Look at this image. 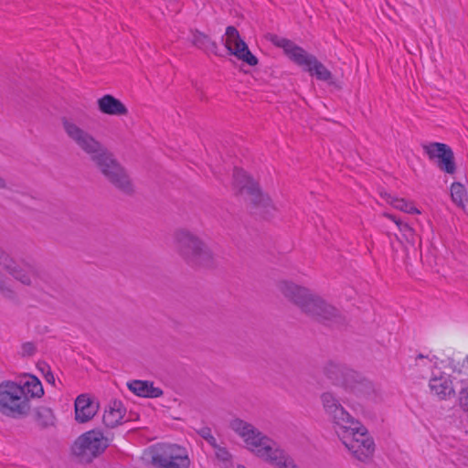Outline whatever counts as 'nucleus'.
Listing matches in <instances>:
<instances>
[{"label":"nucleus","instance_id":"f257e3e1","mask_svg":"<svg viewBox=\"0 0 468 468\" xmlns=\"http://www.w3.org/2000/svg\"><path fill=\"white\" fill-rule=\"evenodd\" d=\"M61 125L67 137L90 157L111 185L127 195L134 192V185L127 170L100 140L70 118L63 117Z\"/></svg>","mask_w":468,"mask_h":468},{"label":"nucleus","instance_id":"f03ea898","mask_svg":"<svg viewBox=\"0 0 468 468\" xmlns=\"http://www.w3.org/2000/svg\"><path fill=\"white\" fill-rule=\"evenodd\" d=\"M346 449L360 462L368 461L375 444L367 430L345 409L344 404L326 415Z\"/></svg>","mask_w":468,"mask_h":468},{"label":"nucleus","instance_id":"7ed1b4c3","mask_svg":"<svg viewBox=\"0 0 468 468\" xmlns=\"http://www.w3.org/2000/svg\"><path fill=\"white\" fill-rule=\"evenodd\" d=\"M230 426L243 439L250 452L271 465L277 468H300L275 441L253 425L238 419L233 420Z\"/></svg>","mask_w":468,"mask_h":468},{"label":"nucleus","instance_id":"20e7f679","mask_svg":"<svg viewBox=\"0 0 468 468\" xmlns=\"http://www.w3.org/2000/svg\"><path fill=\"white\" fill-rule=\"evenodd\" d=\"M172 244L176 252L189 266L209 267L214 262V254L209 246L186 228H179L173 232Z\"/></svg>","mask_w":468,"mask_h":468},{"label":"nucleus","instance_id":"39448f33","mask_svg":"<svg viewBox=\"0 0 468 468\" xmlns=\"http://www.w3.org/2000/svg\"><path fill=\"white\" fill-rule=\"evenodd\" d=\"M270 40L276 47L282 48L291 60L302 67L311 76L321 81L332 82L333 75L331 71L316 57L309 54L303 48L287 38L271 35Z\"/></svg>","mask_w":468,"mask_h":468},{"label":"nucleus","instance_id":"423d86ee","mask_svg":"<svg viewBox=\"0 0 468 468\" xmlns=\"http://www.w3.org/2000/svg\"><path fill=\"white\" fill-rule=\"evenodd\" d=\"M324 374L335 388L353 392L358 396L367 395L373 389L370 381L362 378L358 373L334 362H328L324 367Z\"/></svg>","mask_w":468,"mask_h":468},{"label":"nucleus","instance_id":"0eeeda50","mask_svg":"<svg viewBox=\"0 0 468 468\" xmlns=\"http://www.w3.org/2000/svg\"><path fill=\"white\" fill-rule=\"evenodd\" d=\"M29 399L25 395V388L13 381L0 384V412L10 418H20L28 414Z\"/></svg>","mask_w":468,"mask_h":468},{"label":"nucleus","instance_id":"6e6552de","mask_svg":"<svg viewBox=\"0 0 468 468\" xmlns=\"http://www.w3.org/2000/svg\"><path fill=\"white\" fill-rule=\"evenodd\" d=\"M149 454L155 468H189L191 465L188 451L177 444L154 445Z\"/></svg>","mask_w":468,"mask_h":468},{"label":"nucleus","instance_id":"1a4fd4ad","mask_svg":"<svg viewBox=\"0 0 468 468\" xmlns=\"http://www.w3.org/2000/svg\"><path fill=\"white\" fill-rule=\"evenodd\" d=\"M109 441L99 431H90L80 435L71 447L72 454L81 463H90L108 447Z\"/></svg>","mask_w":468,"mask_h":468},{"label":"nucleus","instance_id":"9d476101","mask_svg":"<svg viewBox=\"0 0 468 468\" xmlns=\"http://www.w3.org/2000/svg\"><path fill=\"white\" fill-rule=\"evenodd\" d=\"M233 189L236 195L240 196L246 201L253 204L254 206L265 208L272 207L270 197L261 193L258 184L254 182L242 169H234Z\"/></svg>","mask_w":468,"mask_h":468},{"label":"nucleus","instance_id":"9b49d317","mask_svg":"<svg viewBox=\"0 0 468 468\" xmlns=\"http://www.w3.org/2000/svg\"><path fill=\"white\" fill-rule=\"evenodd\" d=\"M0 268L3 271L25 285H30L36 280L35 267L22 260H16L0 249Z\"/></svg>","mask_w":468,"mask_h":468},{"label":"nucleus","instance_id":"f8f14e48","mask_svg":"<svg viewBox=\"0 0 468 468\" xmlns=\"http://www.w3.org/2000/svg\"><path fill=\"white\" fill-rule=\"evenodd\" d=\"M301 312L319 322H339L341 320L340 312L315 292H313Z\"/></svg>","mask_w":468,"mask_h":468},{"label":"nucleus","instance_id":"ddd939ff","mask_svg":"<svg viewBox=\"0 0 468 468\" xmlns=\"http://www.w3.org/2000/svg\"><path fill=\"white\" fill-rule=\"evenodd\" d=\"M423 150L429 159L436 163L440 170L450 175L456 172L454 154L450 146L441 143H431L424 144Z\"/></svg>","mask_w":468,"mask_h":468},{"label":"nucleus","instance_id":"4468645a","mask_svg":"<svg viewBox=\"0 0 468 468\" xmlns=\"http://www.w3.org/2000/svg\"><path fill=\"white\" fill-rule=\"evenodd\" d=\"M225 47L238 59L250 66L258 64V58L250 51L247 44L240 38L234 27H228L225 34Z\"/></svg>","mask_w":468,"mask_h":468},{"label":"nucleus","instance_id":"2eb2a0df","mask_svg":"<svg viewBox=\"0 0 468 468\" xmlns=\"http://www.w3.org/2000/svg\"><path fill=\"white\" fill-rule=\"evenodd\" d=\"M276 287L287 301L297 306L301 311L314 292L307 287L285 279L279 281Z\"/></svg>","mask_w":468,"mask_h":468},{"label":"nucleus","instance_id":"dca6fc26","mask_svg":"<svg viewBox=\"0 0 468 468\" xmlns=\"http://www.w3.org/2000/svg\"><path fill=\"white\" fill-rule=\"evenodd\" d=\"M429 387L431 391L440 399H446L454 393L452 381L450 376L442 372L432 374Z\"/></svg>","mask_w":468,"mask_h":468},{"label":"nucleus","instance_id":"f3484780","mask_svg":"<svg viewBox=\"0 0 468 468\" xmlns=\"http://www.w3.org/2000/svg\"><path fill=\"white\" fill-rule=\"evenodd\" d=\"M97 107L102 114L111 116H126L129 112L125 104L111 94L99 98Z\"/></svg>","mask_w":468,"mask_h":468},{"label":"nucleus","instance_id":"a211bd4d","mask_svg":"<svg viewBox=\"0 0 468 468\" xmlns=\"http://www.w3.org/2000/svg\"><path fill=\"white\" fill-rule=\"evenodd\" d=\"M98 410V404L85 394L80 395L75 400V419L80 423L91 420Z\"/></svg>","mask_w":468,"mask_h":468},{"label":"nucleus","instance_id":"6ab92c4d","mask_svg":"<svg viewBox=\"0 0 468 468\" xmlns=\"http://www.w3.org/2000/svg\"><path fill=\"white\" fill-rule=\"evenodd\" d=\"M342 390L338 388H334L321 393L319 399L325 415L342 404L347 403V398L342 394Z\"/></svg>","mask_w":468,"mask_h":468},{"label":"nucleus","instance_id":"aec40b11","mask_svg":"<svg viewBox=\"0 0 468 468\" xmlns=\"http://www.w3.org/2000/svg\"><path fill=\"white\" fill-rule=\"evenodd\" d=\"M126 409L121 401H112L105 409L103 414V423L109 428H115L122 423L125 417Z\"/></svg>","mask_w":468,"mask_h":468},{"label":"nucleus","instance_id":"412c9836","mask_svg":"<svg viewBox=\"0 0 468 468\" xmlns=\"http://www.w3.org/2000/svg\"><path fill=\"white\" fill-rule=\"evenodd\" d=\"M127 386L133 393L139 397L158 398L163 394V391L150 381L133 380Z\"/></svg>","mask_w":468,"mask_h":468},{"label":"nucleus","instance_id":"4be33fe9","mask_svg":"<svg viewBox=\"0 0 468 468\" xmlns=\"http://www.w3.org/2000/svg\"><path fill=\"white\" fill-rule=\"evenodd\" d=\"M380 196L387 203L398 210L408 214H420V210L414 206L412 201L395 197L387 192H381Z\"/></svg>","mask_w":468,"mask_h":468},{"label":"nucleus","instance_id":"5701e85b","mask_svg":"<svg viewBox=\"0 0 468 468\" xmlns=\"http://www.w3.org/2000/svg\"><path fill=\"white\" fill-rule=\"evenodd\" d=\"M192 44L205 52L217 53L218 46L207 35L199 31H192Z\"/></svg>","mask_w":468,"mask_h":468},{"label":"nucleus","instance_id":"b1692460","mask_svg":"<svg viewBox=\"0 0 468 468\" xmlns=\"http://www.w3.org/2000/svg\"><path fill=\"white\" fill-rule=\"evenodd\" d=\"M20 385L25 388V395H27V398L28 395L32 398H40L44 394L41 382L34 376L26 377L25 380Z\"/></svg>","mask_w":468,"mask_h":468},{"label":"nucleus","instance_id":"393cba45","mask_svg":"<svg viewBox=\"0 0 468 468\" xmlns=\"http://www.w3.org/2000/svg\"><path fill=\"white\" fill-rule=\"evenodd\" d=\"M213 450L215 452L217 463L220 468H231L233 466L232 454L225 446L218 444L213 448Z\"/></svg>","mask_w":468,"mask_h":468},{"label":"nucleus","instance_id":"a878e982","mask_svg":"<svg viewBox=\"0 0 468 468\" xmlns=\"http://www.w3.org/2000/svg\"><path fill=\"white\" fill-rule=\"evenodd\" d=\"M451 198L452 201L459 207H465V200H466V189L464 186L459 182H454L451 186Z\"/></svg>","mask_w":468,"mask_h":468},{"label":"nucleus","instance_id":"bb28decb","mask_svg":"<svg viewBox=\"0 0 468 468\" xmlns=\"http://www.w3.org/2000/svg\"><path fill=\"white\" fill-rule=\"evenodd\" d=\"M383 216L392 220L398 226L399 231L403 233L404 237L408 241L411 243L415 242V231L409 224L402 222L394 215L389 213H383Z\"/></svg>","mask_w":468,"mask_h":468},{"label":"nucleus","instance_id":"cd10ccee","mask_svg":"<svg viewBox=\"0 0 468 468\" xmlns=\"http://www.w3.org/2000/svg\"><path fill=\"white\" fill-rule=\"evenodd\" d=\"M37 421L44 428L54 425L55 417L52 410L47 407H40L37 410Z\"/></svg>","mask_w":468,"mask_h":468},{"label":"nucleus","instance_id":"c85d7f7f","mask_svg":"<svg viewBox=\"0 0 468 468\" xmlns=\"http://www.w3.org/2000/svg\"><path fill=\"white\" fill-rule=\"evenodd\" d=\"M198 434L212 447H216L218 443L216 438L212 435L211 430L204 427L198 431Z\"/></svg>","mask_w":468,"mask_h":468},{"label":"nucleus","instance_id":"c756f323","mask_svg":"<svg viewBox=\"0 0 468 468\" xmlns=\"http://www.w3.org/2000/svg\"><path fill=\"white\" fill-rule=\"evenodd\" d=\"M458 402L463 411L468 414V386L460 390Z\"/></svg>","mask_w":468,"mask_h":468},{"label":"nucleus","instance_id":"7c9ffc66","mask_svg":"<svg viewBox=\"0 0 468 468\" xmlns=\"http://www.w3.org/2000/svg\"><path fill=\"white\" fill-rule=\"evenodd\" d=\"M35 352V346L32 343H25L22 346V353L25 356H31Z\"/></svg>","mask_w":468,"mask_h":468},{"label":"nucleus","instance_id":"2f4dec72","mask_svg":"<svg viewBox=\"0 0 468 468\" xmlns=\"http://www.w3.org/2000/svg\"><path fill=\"white\" fill-rule=\"evenodd\" d=\"M45 378L48 382H49L51 384L55 383V378L48 368L47 373H45Z\"/></svg>","mask_w":468,"mask_h":468},{"label":"nucleus","instance_id":"473e14b6","mask_svg":"<svg viewBox=\"0 0 468 468\" xmlns=\"http://www.w3.org/2000/svg\"><path fill=\"white\" fill-rule=\"evenodd\" d=\"M5 187H6L5 180L0 176V188H5Z\"/></svg>","mask_w":468,"mask_h":468},{"label":"nucleus","instance_id":"72a5a7b5","mask_svg":"<svg viewBox=\"0 0 468 468\" xmlns=\"http://www.w3.org/2000/svg\"><path fill=\"white\" fill-rule=\"evenodd\" d=\"M424 358H426V357H425L423 355H419V356L416 357V366H419V365H420V364H419V362H418L419 360H422V359H424Z\"/></svg>","mask_w":468,"mask_h":468},{"label":"nucleus","instance_id":"f704fd0d","mask_svg":"<svg viewBox=\"0 0 468 468\" xmlns=\"http://www.w3.org/2000/svg\"><path fill=\"white\" fill-rule=\"evenodd\" d=\"M238 468H246V467L243 465H239V466H238Z\"/></svg>","mask_w":468,"mask_h":468}]
</instances>
